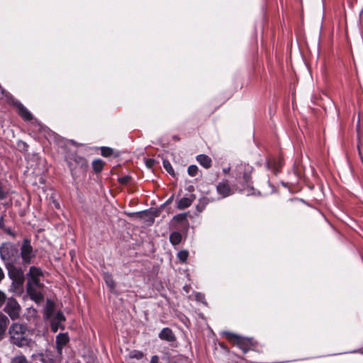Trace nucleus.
<instances>
[{
    "instance_id": "1",
    "label": "nucleus",
    "mask_w": 363,
    "mask_h": 363,
    "mask_svg": "<svg viewBox=\"0 0 363 363\" xmlns=\"http://www.w3.org/2000/svg\"><path fill=\"white\" fill-rule=\"evenodd\" d=\"M28 327L26 324L13 323L9 328L10 341L18 347L28 346L30 339L28 335Z\"/></svg>"
},
{
    "instance_id": "2",
    "label": "nucleus",
    "mask_w": 363,
    "mask_h": 363,
    "mask_svg": "<svg viewBox=\"0 0 363 363\" xmlns=\"http://www.w3.org/2000/svg\"><path fill=\"white\" fill-rule=\"evenodd\" d=\"M65 160L74 178L84 174L88 169L87 160L75 152L67 155Z\"/></svg>"
},
{
    "instance_id": "3",
    "label": "nucleus",
    "mask_w": 363,
    "mask_h": 363,
    "mask_svg": "<svg viewBox=\"0 0 363 363\" xmlns=\"http://www.w3.org/2000/svg\"><path fill=\"white\" fill-rule=\"evenodd\" d=\"M0 258L4 265L16 264L19 260V250L18 247L10 242H4L0 245Z\"/></svg>"
},
{
    "instance_id": "4",
    "label": "nucleus",
    "mask_w": 363,
    "mask_h": 363,
    "mask_svg": "<svg viewBox=\"0 0 363 363\" xmlns=\"http://www.w3.org/2000/svg\"><path fill=\"white\" fill-rule=\"evenodd\" d=\"M226 338L233 345L238 347L244 353L247 352L257 345V342L252 337H245L238 335L227 332Z\"/></svg>"
},
{
    "instance_id": "5",
    "label": "nucleus",
    "mask_w": 363,
    "mask_h": 363,
    "mask_svg": "<svg viewBox=\"0 0 363 363\" xmlns=\"http://www.w3.org/2000/svg\"><path fill=\"white\" fill-rule=\"evenodd\" d=\"M253 167L248 164L240 163L237 164L235 169V177L238 183L245 184L250 187L252 184L251 174Z\"/></svg>"
},
{
    "instance_id": "6",
    "label": "nucleus",
    "mask_w": 363,
    "mask_h": 363,
    "mask_svg": "<svg viewBox=\"0 0 363 363\" xmlns=\"http://www.w3.org/2000/svg\"><path fill=\"white\" fill-rule=\"evenodd\" d=\"M20 250L19 258H21L23 264H30L32 262L33 259L35 257V253L30 244V240L28 239H24Z\"/></svg>"
},
{
    "instance_id": "7",
    "label": "nucleus",
    "mask_w": 363,
    "mask_h": 363,
    "mask_svg": "<svg viewBox=\"0 0 363 363\" xmlns=\"http://www.w3.org/2000/svg\"><path fill=\"white\" fill-rule=\"evenodd\" d=\"M3 311L12 320H16L20 318L21 307L15 298L9 297L5 303Z\"/></svg>"
},
{
    "instance_id": "8",
    "label": "nucleus",
    "mask_w": 363,
    "mask_h": 363,
    "mask_svg": "<svg viewBox=\"0 0 363 363\" xmlns=\"http://www.w3.org/2000/svg\"><path fill=\"white\" fill-rule=\"evenodd\" d=\"M8 270L9 277L16 282L21 283L23 279V272L21 267L16 266V264H7L5 265Z\"/></svg>"
},
{
    "instance_id": "9",
    "label": "nucleus",
    "mask_w": 363,
    "mask_h": 363,
    "mask_svg": "<svg viewBox=\"0 0 363 363\" xmlns=\"http://www.w3.org/2000/svg\"><path fill=\"white\" fill-rule=\"evenodd\" d=\"M160 340L169 343L171 346H174L177 342V337L172 330L169 328H164L158 334Z\"/></svg>"
},
{
    "instance_id": "10",
    "label": "nucleus",
    "mask_w": 363,
    "mask_h": 363,
    "mask_svg": "<svg viewBox=\"0 0 363 363\" xmlns=\"http://www.w3.org/2000/svg\"><path fill=\"white\" fill-rule=\"evenodd\" d=\"M42 287L27 286L26 291L30 299L39 303L43 300V295L40 291Z\"/></svg>"
},
{
    "instance_id": "11",
    "label": "nucleus",
    "mask_w": 363,
    "mask_h": 363,
    "mask_svg": "<svg viewBox=\"0 0 363 363\" xmlns=\"http://www.w3.org/2000/svg\"><path fill=\"white\" fill-rule=\"evenodd\" d=\"M13 104L17 108L18 114L23 120L30 121L33 118L31 113L20 101H16Z\"/></svg>"
},
{
    "instance_id": "12",
    "label": "nucleus",
    "mask_w": 363,
    "mask_h": 363,
    "mask_svg": "<svg viewBox=\"0 0 363 363\" xmlns=\"http://www.w3.org/2000/svg\"><path fill=\"white\" fill-rule=\"evenodd\" d=\"M216 190L221 198L229 196L232 194L230 186L227 180L219 182L216 186Z\"/></svg>"
},
{
    "instance_id": "13",
    "label": "nucleus",
    "mask_w": 363,
    "mask_h": 363,
    "mask_svg": "<svg viewBox=\"0 0 363 363\" xmlns=\"http://www.w3.org/2000/svg\"><path fill=\"white\" fill-rule=\"evenodd\" d=\"M69 342V337L66 333H60L56 337V346L59 354L62 353L64 346Z\"/></svg>"
},
{
    "instance_id": "14",
    "label": "nucleus",
    "mask_w": 363,
    "mask_h": 363,
    "mask_svg": "<svg viewBox=\"0 0 363 363\" xmlns=\"http://www.w3.org/2000/svg\"><path fill=\"white\" fill-rule=\"evenodd\" d=\"M9 320L8 317L0 311V341L4 337Z\"/></svg>"
},
{
    "instance_id": "15",
    "label": "nucleus",
    "mask_w": 363,
    "mask_h": 363,
    "mask_svg": "<svg viewBox=\"0 0 363 363\" xmlns=\"http://www.w3.org/2000/svg\"><path fill=\"white\" fill-rule=\"evenodd\" d=\"M196 196L194 194H191L190 197H183L181 199H179L177 202V208L182 210L184 208H186L189 207L193 201L195 200Z\"/></svg>"
},
{
    "instance_id": "16",
    "label": "nucleus",
    "mask_w": 363,
    "mask_h": 363,
    "mask_svg": "<svg viewBox=\"0 0 363 363\" xmlns=\"http://www.w3.org/2000/svg\"><path fill=\"white\" fill-rule=\"evenodd\" d=\"M55 304L50 300L48 299L46 301V306L45 308L44 316L46 319L50 320L55 314Z\"/></svg>"
},
{
    "instance_id": "17",
    "label": "nucleus",
    "mask_w": 363,
    "mask_h": 363,
    "mask_svg": "<svg viewBox=\"0 0 363 363\" xmlns=\"http://www.w3.org/2000/svg\"><path fill=\"white\" fill-rule=\"evenodd\" d=\"M196 161L205 169H209L211 167L212 160L206 155H199L196 156Z\"/></svg>"
},
{
    "instance_id": "18",
    "label": "nucleus",
    "mask_w": 363,
    "mask_h": 363,
    "mask_svg": "<svg viewBox=\"0 0 363 363\" xmlns=\"http://www.w3.org/2000/svg\"><path fill=\"white\" fill-rule=\"evenodd\" d=\"M182 236L179 232H173L169 235V241L173 245H177L182 242Z\"/></svg>"
},
{
    "instance_id": "19",
    "label": "nucleus",
    "mask_w": 363,
    "mask_h": 363,
    "mask_svg": "<svg viewBox=\"0 0 363 363\" xmlns=\"http://www.w3.org/2000/svg\"><path fill=\"white\" fill-rule=\"evenodd\" d=\"M101 154L104 157H110L113 155L114 157H118V153L116 152L113 149L108 147H101Z\"/></svg>"
},
{
    "instance_id": "20",
    "label": "nucleus",
    "mask_w": 363,
    "mask_h": 363,
    "mask_svg": "<svg viewBox=\"0 0 363 363\" xmlns=\"http://www.w3.org/2000/svg\"><path fill=\"white\" fill-rule=\"evenodd\" d=\"M104 164H105V162L103 160H101L100 159L95 160L92 162L93 170L96 173H99L102 171V169L104 167Z\"/></svg>"
},
{
    "instance_id": "21",
    "label": "nucleus",
    "mask_w": 363,
    "mask_h": 363,
    "mask_svg": "<svg viewBox=\"0 0 363 363\" xmlns=\"http://www.w3.org/2000/svg\"><path fill=\"white\" fill-rule=\"evenodd\" d=\"M211 200L207 197H202L199 200V203L196 206V209L198 211L201 212L206 208V206L209 203Z\"/></svg>"
},
{
    "instance_id": "22",
    "label": "nucleus",
    "mask_w": 363,
    "mask_h": 363,
    "mask_svg": "<svg viewBox=\"0 0 363 363\" xmlns=\"http://www.w3.org/2000/svg\"><path fill=\"white\" fill-rule=\"evenodd\" d=\"M27 286L43 287V284L40 283L39 278L28 277Z\"/></svg>"
},
{
    "instance_id": "23",
    "label": "nucleus",
    "mask_w": 363,
    "mask_h": 363,
    "mask_svg": "<svg viewBox=\"0 0 363 363\" xmlns=\"http://www.w3.org/2000/svg\"><path fill=\"white\" fill-rule=\"evenodd\" d=\"M42 275V271L40 268L35 267H30L28 276L30 277L39 278Z\"/></svg>"
},
{
    "instance_id": "24",
    "label": "nucleus",
    "mask_w": 363,
    "mask_h": 363,
    "mask_svg": "<svg viewBox=\"0 0 363 363\" xmlns=\"http://www.w3.org/2000/svg\"><path fill=\"white\" fill-rule=\"evenodd\" d=\"M187 214L186 213H179L173 217V220H175L176 222L183 223L184 225L188 224L187 220Z\"/></svg>"
},
{
    "instance_id": "25",
    "label": "nucleus",
    "mask_w": 363,
    "mask_h": 363,
    "mask_svg": "<svg viewBox=\"0 0 363 363\" xmlns=\"http://www.w3.org/2000/svg\"><path fill=\"white\" fill-rule=\"evenodd\" d=\"M104 280H105V282L107 284V286L111 290H113L115 288V286H116L115 281H114V280H113V279L111 275H110L108 274H105Z\"/></svg>"
},
{
    "instance_id": "26",
    "label": "nucleus",
    "mask_w": 363,
    "mask_h": 363,
    "mask_svg": "<svg viewBox=\"0 0 363 363\" xmlns=\"http://www.w3.org/2000/svg\"><path fill=\"white\" fill-rule=\"evenodd\" d=\"M50 320V326L52 332L56 333L58 329H64V327L62 325V323H57L56 320Z\"/></svg>"
},
{
    "instance_id": "27",
    "label": "nucleus",
    "mask_w": 363,
    "mask_h": 363,
    "mask_svg": "<svg viewBox=\"0 0 363 363\" xmlns=\"http://www.w3.org/2000/svg\"><path fill=\"white\" fill-rule=\"evenodd\" d=\"M50 320H56L57 323H63L65 321V317L61 311H58Z\"/></svg>"
},
{
    "instance_id": "28",
    "label": "nucleus",
    "mask_w": 363,
    "mask_h": 363,
    "mask_svg": "<svg viewBox=\"0 0 363 363\" xmlns=\"http://www.w3.org/2000/svg\"><path fill=\"white\" fill-rule=\"evenodd\" d=\"M143 353L138 350H133L129 353V357L130 359H140L143 357Z\"/></svg>"
},
{
    "instance_id": "29",
    "label": "nucleus",
    "mask_w": 363,
    "mask_h": 363,
    "mask_svg": "<svg viewBox=\"0 0 363 363\" xmlns=\"http://www.w3.org/2000/svg\"><path fill=\"white\" fill-rule=\"evenodd\" d=\"M163 167L169 174H171L172 176H174V169L168 160H163Z\"/></svg>"
},
{
    "instance_id": "30",
    "label": "nucleus",
    "mask_w": 363,
    "mask_h": 363,
    "mask_svg": "<svg viewBox=\"0 0 363 363\" xmlns=\"http://www.w3.org/2000/svg\"><path fill=\"white\" fill-rule=\"evenodd\" d=\"M11 363H28L26 357L23 354L14 357Z\"/></svg>"
},
{
    "instance_id": "31",
    "label": "nucleus",
    "mask_w": 363,
    "mask_h": 363,
    "mask_svg": "<svg viewBox=\"0 0 363 363\" xmlns=\"http://www.w3.org/2000/svg\"><path fill=\"white\" fill-rule=\"evenodd\" d=\"M199 171V168L196 165H190L188 167L187 172L191 177H195Z\"/></svg>"
},
{
    "instance_id": "32",
    "label": "nucleus",
    "mask_w": 363,
    "mask_h": 363,
    "mask_svg": "<svg viewBox=\"0 0 363 363\" xmlns=\"http://www.w3.org/2000/svg\"><path fill=\"white\" fill-rule=\"evenodd\" d=\"M188 256H189V253L187 251H185V250L180 251L177 254V257L182 262H185L186 261Z\"/></svg>"
},
{
    "instance_id": "33",
    "label": "nucleus",
    "mask_w": 363,
    "mask_h": 363,
    "mask_svg": "<svg viewBox=\"0 0 363 363\" xmlns=\"http://www.w3.org/2000/svg\"><path fill=\"white\" fill-rule=\"evenodd\" d=\"M131 179L132 178L130 176H124V177H119L118 181L121 184H127L130 182Z\"/></svg>"
},
{
    "instance_id": "34",
    "label": "nucleus",
    "mask_w": 363,
    "mask_h": 363,
    "mask_svg": "<svg viewBox=\"0 0 363 363\" xmlns=\"http://www.w3.org/2000/svg\"><path fill=\"white\" fill-rule=\"evenodd\" d=\"M7 299L8 298L6 297L5 293L0 290V308H1L4 304H5Z\"/></svg>"
},
{
    "instance_id": "35",
    "label": "nucleus",
    "mask_w": 363,
    "mask_h": 363,
    "mask_svg": "<svg viewBox=\"0 0 363 363\" xmlns=\"http://www.w3.org/2000/svg\"><path fill=\"white\" fill-rule=\"evenodd\" d=\"M7 191L3 187L2 184L0 182V200H3L6 197Z\"/></svg>"
},
{
    "instance_id": "36",
    "label": "nucleus",
    "mask_w": 363,
    "mask_h": 363,
    "mask_svg": "<svg viewBox=\"0 0 363 363\" xmlns=\"http://www.w3.org/2000/svg\"><path fill=\"white\" fill-rule=\"evenodd\" d=\"M3 230L7 233L8 235H11L12 237H15L16 236V234L12 231L11 228H9V227H5Z\"/></svg>"
},
{
    "instance_id": "37",
    "label": "nucleus",
    "mask_w": 363,
    "mask_h": 363,
    "mask_svg": "<svg viewBox=\"0 0 363 363\" xmlns=\"http://www.w3.org/2000/svg\"><path fill=\"white\" fill-rule=\"evenodd\" d=\"M155 161L153 159H149L146 161V164L147 167H151L154 165Z\"/></svg>"
},
{
    "instance_id": "38",
    "label": "nucleus",
    "mask_w": 363,
    "mask_h": 363,
    "mask_svg": "<svg viewBox=\"0 0 363 363\" xmlns=\"http://www.w3.org/2000/svg\"><path fill=\"white\" fill-rule=\"evenodd\" d=\"M5 227L4 216H0V228L3 230Z\"/></svg>"
},
{
    "instance_id": "39",
    "label": "nucleus",
    "mask_w": 363,
    "mask_h": 363,
    "mask_svg": "<svg viewBox=\"0 0 363 363\" xmlns=\"http://www.w3.org/2000/svg\"><path fill=\"white\" fill-rule=\"evenodd\" d=\"M4 277H5L4 272L1 267L0 266V283L4 279Z\"/></svg>"
},
{
    "instance_id": "40",
    "label": "nucleus",
    "mask_w": 363,
    "mask_h": 363,
    "mask_svg": "<svg viewBox=\"0 0 363 363\" xmlns=\"http://www.w3.org/2000/svg\"><path fill=\"white\" fill-rule=\"evenodd\" d=\"M159 358L157 356H152L150 360V363H158Z\"/></svg>"
},
{
    "instance_id": "41",
    "label": "nucleus",
    "mask_w": 363,
    "mask_h": 363,
    "mask_svg": "<svg viewBox=\"0 0 363 363\" xmlns=\"http://www.w3.org/2000/svg\"><path fill=\"white\" fill-rule=\"evenodd\" d=\"M230 167H228V168H224L223 169V172L225 173V174H228L230 172Z\"/></svg>"
},
{
    "instance_id": "42",
    "label": "nucleus",
    "mask_w": 363,
    "mask_h": 363,
    "mask_svg": "<svg viewBox=\"0 0 363 363\" xmlns=\"http://www.w3.org/2000/svg\"><path fill=\"white\" fill-rule=\"evenodd\" d=\"M55 206H56L57 208H59V207H60V204H59L58 203H57L55 204Z\"/></svg>"
}]
</instances>
